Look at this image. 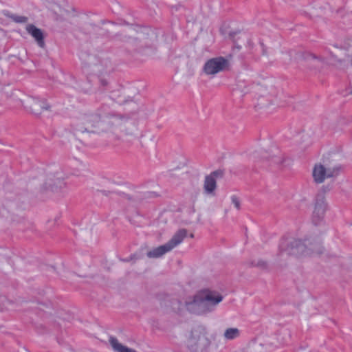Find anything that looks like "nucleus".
<instances>
[{"instance_id":"obj_17","label":"nucleus","mask_w":352,"mask_h":352,"mask_svg":"<svg viewBox=\"0 0 352 352\" xmlns=\"http://www.w3.org/2000/svg\"><path fill=\"white\" fill-rule=\"evenodd\" d=\"M209 175L212 176L215 180L217 178H222L224 175V171L221 169H218L212 172Z\"/></svg>"},{"instance_id":"obj_3","label":"nucleus","mask_w":352,"mask_h":352,"mask_svg":"<svg viewBox=\"0 0 352 352\" xmlns=\"http://www.w3.org/2000/svg\"><path fill=\"white\" fill-rule=\"evenodd\" d=\"M210 345V340L207 337L206 329L202 327L194 328L188 340V348L191 352H204Z\"/></svg>"},{"instance_id":"obj_19","label":"nucleus","mask_w":352,"mask_h":352,"mask_svg":"<svg viewBox=\"0 0 352 352\" xmlns=\"http://www.w3.org/2000/svg\"><path fill=\"white\" fill-rule=\"evenodd\" d=\"M14 20L17 23H25L27 21V18L23 16H16Z\"/></svg>"},{"instance_id":"obj_9","label":"nucleus","mask_w":352,"mask_h":352,"mask_svg":"<svg viewBox=\"0 0 352 352\" xmlns=\"http://www.w3.org/2000/svg\"><path fill=\"white\" fill-rule=\"evenodd\" d=\"M26 30L33 38H34L40 47H43V36L40 29L36 28L33 25H28L26 26Z\"/></svg>"},{"instance_id":"obj_2","label":"nucleus","mask_w":352,"mask_h":352,"mask_svg":"<svg viewBox=\"0 0 352 352\" xmlns=\"http://www.w3.org/2000/svg\"><path fill=\"white\" fill-rule=\"evenodd\" d=\"M280 254L286 252L288 255L296 256H307L314 253L322 254V250L319 245L308 248L305 242L300 239H293L287 241V239H283L279 244Z\"/></svg>"},{"instance_id":"obj_13","label":"nucleus","mask_w":352,"mask_h":352,"mask_svg":"<svg viewBox=\"0 0 352 352\" xmlns=\"http://www.w3.org/2000/svg\"><path fill=\"white\" fill-rule=\"evenodd\" d=\"M173 248L174 247L169 241L162 245L155 248V258L163 256Z\"/></svg>"},{"instance_id":"obj_22","label":"nucleus","mask_w":352,"mask_h":352,"mask_svg":"<svg viewBox=\"0 0 352 352\" xmlns=\"http://www.w3.org/2000/svg\"><path fill=\"white\" fill-rule=\"evenodd\" d=\"M147 255H148V257L151 258V257H153V252L151 251H150V252H148L147 253Z\"/></svg>"},{"instance_id":"obj_6","label":"nucleus","mask_w":352,"mask_h":352,"mask_svg":"<svg viewBox=\"0 0 352 352\" xmlns=\"http://www.w3.org/2000/svg\"><path fill=\"white\" fill-rule=\"evenodd\" d=\"M24 106L34 115H40L43 111L50 108V105L45 100L34 97L28 98L25 102Z\"/></svg>"},{"instance_id":"obj_11","label":"nucleus","mask_w":352,"mask_h":352,"mask_svg":"<svg viewBox=\"0 0 352 352\" xmlns=\"http://www.w3.org/2000/svg\"><path fill=\"white\" fill-rule=\"evenodd\" d=\"M187 235V230L184 228L179 230L168 241L175 248L181 243Z\"/></svg>"},{"instance_id":"obj_18","label":"nucleus","mask_w":352,"mask_h":352,"mask_svg":"<svg viewBox=\"0 0 352 352\" xmlns=\"http://www.w3.org/2000/svg\"><path fill=\"white\" fill-rule=\"evenodd\" d=\"M231 200L232 204L234 205L236 209H240V201L239 198L236 195H232L231 197Z\"/></svg>"},{"instance_id":"obj_8","label":"nucleus","mask_w":352,"mask_h":352,"mask_svg":"<svg viewBox=\"0 0 352 352\" xmlns=\"http://www.w3.org/2000/svg\"><path fill=\"white\" fill-rule=\"evenodd\" d=\"M326 210L324 198L322 195H318L316 199L314 210L313 212V223L317 226L322 219Z\"/></svg>"},{"instance_id":"obj_20","label":"nucleus","mask_w":352,"mask_h":352,"mask_svg":"<svg viewBox=\"0 0 352 352\" xmlns=\"http://www.w3.org/2000/svg\"><path fill=\"white\" fill-rule=\"evenodd\" d=\"M260 43H261V46H262V47H263V54H265V45H264V44H263L262 42H261Z\"/></svg>"},{"instance_id":"obj_14","label":"nucleus","mask_w":352,"mask_h":352,"mask_svg":"<svg viewBox=\"0 0 352 352\" xmlns=\"http://www.w3.org/2000/svg\"><path fill=\"white\" fill-rule=\"evenodd\" d=\"M240 331L237 328H228L224 332V337L227 340H233L239 336Z\"/></svg>"},{"instance_id":"obj_5","label":"nucleus","mask_w":352,"mask_h":352,"mask_svg":"<svg viewBox=\"0 0 352 352\" xmlns=\"http://www.w3.org/2000/svg\"><path fill=\"white\" fill-rule=\"evenodd\" d=\"M229 65V62L223 56L209 59L204 65V72L206 74H216L223 71Z\"/></svg>"},{"instance_id":"obj_24","label":"nucleus","mask_w":352,"mask_h":352,"mask_svg":"<svg viewBox=\"0 0 352 352\" xmlns=\"http://www.w3.org/2000/svg\"><path fill=\"white\" fill-rule=\"evenodd\" d=\"M271 153H273V154L275 153V152H273V151H271ZM276 153H277L276 152Z\"/></svg>"},{"instance_id":"obj_4","label":"nucleus","mask_w":352,"mask_h":352,"mask_svg":"<svg viewBox=\"0 0 352 352\" xmlns=\"http://www.w3.org/2000/svg\"><path fill=\"white\" fill-rule=\"evenodd\" d=\"M276 151L277 153L270 155L268 151L261 149L252 153L250 158L258 167L267 168L268 166H279L283 162V159L280 155H278V149H276Z\"/></svg>"},{"instance_id":"obj_10","label":"nucleus","mask_w":352,"mask_h":352,"mask_svg":"<svg viewBox=\"0 0 352 352\" xmlns=\"http://www.w3.org/2000/svg\"><path fill=\"white\" fill-rule=\"evenodd\" d=\"M109 343L116 352H136L135 350L122 344L115 338L111 337L109 338Z\"/></svg>"},{"instance_id":"obj_23","label":"nucleus","mask_w":352,"mask_h":352,"mask_svg":"<svg viewBox=\"0 0 352 352\" xmlns=\"http://www.w3.org/2000/svg\"><path fill=\"white\" fill-rule=\"evenodd\" d=\"M86 130L90 131H92V132H95L96 131L95 130H90V129H86Z\"/></svg>"},{"instance_id":"obj_21","label":"nucleus","mask_w":352,"mask_h":352,"mask_svg":"<svg viewBox=\"0 0 352 352\" xmlns=\"http://www.w3.org/2000/svg\"><path fill=\"white\" fill-rule=\"evenodd\" d=\"M102 125V123L101 122H98L96 125H94V127H100Z\"/></svg>"},{"instance_id":"obj_7","label":"nucleus","mask_w":352,"mask_h":352,"mask_svg":"<svg viewBox=\"0 0 352 352\" xmlns=\"http://www.w3.org/2000/svg\"><path fill=\"white\" fill-rule=\"evenodd\" d=\"M338 169L325 168L322 164L316 165L313 170V177L316 183H322L326 177H332L338 173Z\"/></svg>"},{"instance_id":"obj_12","label":"nucleus","mask_w":352,"mask_h":352,"mask_svg":"<svg viewBox=\"0 0 352 352\" xmlns=\"http://www.w3.org/2000/svg\"><path fill=\"white\" fill-rule=\"evenodd\" d=\"M217 187L216 180L210 175H207L204 180V189L207 193H212Z\"/></svg>"},{"instance_id":"obj_1","label":"nucleus","mask_w":352,"mask_h":352,"mask_svg":"<svg viewBox=\"0 0 352 352\" xmlns=\"http://www.w3.org/2000/svg\"><path fill=\"white\" fill-rule=\"evenodd\" d=\"M223 297L219 292L208 289L198 291L185 301L187 310L196 315H206L213 311Z\"/></svg>"},{"instance_id":"obj_25","label":"nucleus","mask_w":352,"mask_h":352,"mask_svg":"<svg viewBox=\"0 0 352 352\" xmlns=\"http://www.w3.org/2000/svg\"><path fill=\"white\" fill-rule=\"evenodd\" d=\"M350 93L352 94V89H351V91Z\"/></svg>"},{"instance_id":"obj_16","label":"nucleus","mask_w":352,"mask_h":352,"mask_svg":"<svg viewBox=\"0 0 352 352\" xmlns=\"http://www.w3.org/2000/svg\"><path fill=\"white\" fill-rule=\"evenodd\" d=\"M303 58L305 60L314 59V60H318L320 61H323V59L321 57L318 56H316L314 54L309 53V52H307V53L304 54Z\"/></svg>"},{"instance_id":"obj_15","label":"nucleus","mask_w":352,"mask_h":352,"mask_svg":"<svg viewBox=\"0 0 352 352\" xmlns=\"http://www.w3.org/2000/svg\"><path fill=\"white\" fill-rule=\"evenodd\" d=\"M249 265L250 267H257L261 269H266L267 267V264L265 261L263 260H258V261H252Z\"/></svg>"}]
</instances>
